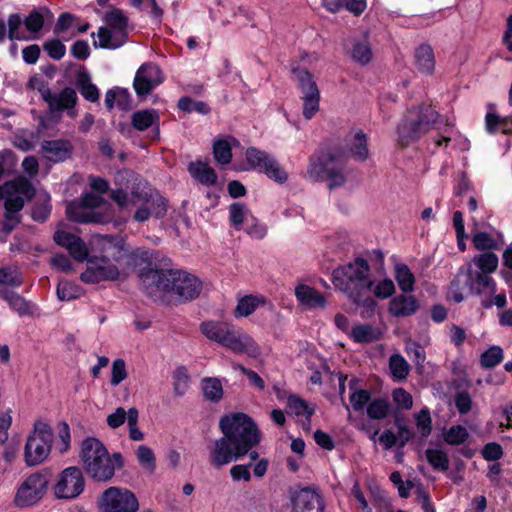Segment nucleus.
I'll return each instance as SVG.
<instances>
[{"instance_id": "f257e3e1", "label": "nucleus", "mask_w": 512, "mask_h": 512, "mask_svg": "<svg viewBox=\"0 0 512 512\" xmlns=\"http://www.w3.org/2000/svg\"><path fill=\"white\" fill-rule=\"evenodd\" d=\"M223 436L210 449V464L215 468L236 462L259 445L262 433L252 417L243 412L226 414L220 418Z\"/></svg>"}, {"instance_id": "f03ea898", "label": "nucleus", "mask_w": 512, "mask_h": 512, "mask_svg": "<svg viewBox=\"0 0 512 512\" xmlns=\"http://www.w3.org/2000/svg\"><path fill=\"white\" fill-rule=\"evenodd\" d=\"M145 293L153 299L164 293L179 303H186L199 297L202 281L195 275L178 269H159L149 262L139 272Z\"/></svg>"}, {"instance_id": "7ed1b4c3", "label": "nucleus", "mask_w": 512, "mask_h": 512, "mask_svg": "<svg viewBox=\"0 0 512 512\" xmlns=\"http://www.w3.org/2000/svg\"><path fill=\"white\" fill-rule=\"evenodd\" d=\"M369 272L368 261L357 257L353 262L335 269L332 274L334 285L341 289L354 304H362L365 309L362 315L364 316L365 313L367 317L374 315L377 306L375 299L370 296L374 280L371 279Z\"/></svg>"}, {"instance_id": "20e7f679", "label": "nucleus", "mask_w": 512, "mask_h": 512, "mask_svg": "<svg viewBox=\"0 0 512 512\" xmlns=\"http://www.w3.org/2000/svg\"><path fill=\"white\" fill-rule=\"evenodd\" d=\"M346 150L341 145L322 144L310 156L307 174L315 182H328L330 190L346 182Z\"/></svg>"}, {"instance_id": "39448f33", "label": "nucleus", "mask_w": 512, "mask_h": 512, "mask_svg": "<svg viewBox=\"0 0 512 512\" xmlns=\"http://www.w3.org/2000/svg\"><path fill=\"white\" fill-rule=\"evenodd\" d=\"M80 458L86 474L99 483L112 480L115 471L122 469L125 465L120 452L109 454L105 445L94 437H87L82 441Z\"/></svg>"}, {"instance_id": "423d86ee", "label": "nucleus", "mask_w": 512, "mask_h": 512, "mask_svg": "<svg viewBox=\"0 0 512 512\" xmlns=\"http://www.w3.org/2000/svg\"><path fill=\"white\" fill-rule=\"evenodd\" d=\"M200 330L209 340L237 354H246L256 358L260 355V348L254 339L241 331L240 328L221 321H204Z\"/></svg>"}, {"instance_id": "0eeeda50", "label": "nucleus", "mask_w": 512, "mask_h": 512, "mask_svg": "<svg viewBox=\"0 0 512 512\" xmlns=\"http://www.w3.org/2000/svg\"><path fill=\"white\" fill-rule=\"evenodd\" d=\"M439 116L440 114L430 105L421 104L409 108L397 126L401 146L407 147L428 133Z\"/></svg>"}, {"instance_id": "6e6552de", "label": "nucleus", "mask_w": 512, "mask_h": 512, "mask_svg": "<svg viewBox=\"0 0 512 512\" xmlns=\"http://www.w3.org/2000/svg\"><path fill=\"white\" fill-rule=\"evenodd\" d=\"M54 439L51 426L43 421H36L24 447V461L27 466L43 463L49 456Z\"/></svg>"}, {"instance_id": "1a4fd4ad", "label": "nucleus", "mask_w": 512, "mask_h": 512, "mask_svg": "<svg viewBox=\"0 0 512 512\" xmlns=\"http://www.w3.org/2000/svg\"><path fill=\"white\" fill-rule=\"evenodd\" d=\"M99 512H138L140 504L136 494L128 488L110 486L97 497Z\"/></svg>"}, {"instance_id": "9d476101", "label": "nucleus", "mask_w": 512, "mask_h": 512, "mask_svg": "<svg viewBox=\"0 0 512 512\" xmlns=\"http://www.w3.org/2000/svg\"><path fill=\"white\" fill-rule=\"evenodd\" d=\"M103 199L93 193H85L79 200L70 202L66 207L69 220L81 224H104L107 217L93 209L100 206Z\"/></svg>"}, {"instance_id": "9b49d317", "label": "nucleus", "mask_w": 512, "mask_h": 512, "mask_svg": "<svg viewBox=\"0 0 512 512\" xmlns=\"http://www.w3.org/2000/svg\"><path fill=\"white\" fill-rule=\"evenodd\" d=\"M291 71L302 93L303 116L305 119L310 120L319 111L320 91L312 73L308 69L295 66L292 67Z\"/></svg>"}, {"instance_id": "f8f14e48", "label": "nucleus", "mask_w": 512, "mask_h": 512, "mask_svg": "<svg viewBox=\"0 0 512 512\" xmlns=\"http://www.w3.org/2000/svg\"><path fill=\"white\" fill-rule=\"evenodd\" d=\"M245 158L250 169L264 173L269 179L279 184H283L287 181V172L281 167L278 161L266 151L251 146L246 149Z\"/></svg>"}, {"instance_id": "ddd939ff", "label": "nucleus", "mask_w": 512, "mask_h": 512, "mask_svg": "<svg viewBox=\"0 0 512 512\" xmlns=\"http://www.w3.org/2000/svg\"><path fill=\"white\" fill-rule=\"evenodd\" d=\"M133 202H141L133 215L137 222H145L151 216L162 219L167 213V200L158 191L154 192H133Z\"/></svg>"}, {"instance_id": "4468645a", "label": "nucleus", "mask_w": 512, "mask_h": 512, "mask_svg": "<svg viewBox=\"0 0 512 512\" xmlns=\"http://www.w3.org/2000/svg\"><path fill=\"white\" fill-rule=\"evenodd\" d=\"M291 512H324L325 501L317 487H295L289 490Z\"/></svg>"}, {"instance_id": "2eb2a0df", "label": "nucleus", "mask_w": 512, "mask_h": 512, "mask_svg": "<svg viewBox=\"0 0 512 512\" xmlns=\"http://www.w3.org/2000/svg\"><path fill=\"white\" fill-rule=\"evenodd\" d=\"M120 271L106 255L92 256L88 259L87 268L81 273L80 279L84 283L97 284L102 281H115Z\"/></svg>"}, {"instance_id": "dca6fc26", "label": "nucleus", "mask_w": 512, "mask_h": 512, "mask_svg": "<svg viewBox=\"0 0 512 512\" xmlns=\"http://www.w3.org/2000/svg\"><path fill=\"white\" fill-rule=\"evenodd\" d=\"M48 478L36 472L28 476L18 488L14 502L18 507H29L39 502L46 493Z\"/></svg>"}, {"instance_id": "f3484780", "label": "nucleus", "mask_w": 512, "mask_h": 512, "mask_svg": "<svg viewBox=\"0 0 512 512\" xmlns=\"http://www.w3.org/2000/svg\"><path fill=\"white\" fill-rule=\"evenodd\" d=\"M85 488V479L79 467L65 468L59 475L54 486V494L58 499H74Z\"/></svg>"}, {"instance_id": "a211bd4d", "label": "nucleus", "mask_w": 512, "mask_h": 512, "mask_svg": "<svg viewBox=\"0 0 512 512\" xmlns=\"http://www.w3.org/2000/svg\"><path fill=\"white\" fill-rule=\"evenodd\" d=\"M73 145L67 139L44 140L41 144L43 156L51 162L58 163L69 159L73 153Z\"/></svg>"}, {"instance_id": "6ab92c4d", "label": "nucleus", "mask_w": 512, "mask_h": 512, "mask_svg": "<svg viewBox=\"0 0 512 512\" xmlns=\"http://www.w3.org/2000/svg\"><path fill=\"white\" fill-rule=\"evenodd\" d=\"M154 70L157 68L150 63H144L138 68L133 80V88L138 97H146L159 84L152 78Z\"/></svg>"}, {"instance_id": "aec40b11", "label": "nucleus", "mask_w": 512, "mask_h": 512, "mask_svg": "<svg viewBox=\"0 0 512 512\" xmlns=\"http://www.w3.org/2000/svg\"><path fill=\"white\" fill-rule=\"evenodd\" d=\"M419 307V301L415 296L403 293L390 300L388 310L395 317H409L415 314Z\"/></svg>"}, {"instance_id": "412c9836", "label": "nucleus", "mask_w": 512, "mask_h": 512, "mask_svg": "<svg viewBox=\"0 0 512 512\" xmlns=\"http://www.w3.org/2000/svg\"><path fill=\"white\" fill-rule=\"evenodd\" d=\"M295 296L301 305L309 309L324 308L326 306L324 295L306 284H299L295 288Z\"/></svg>"}, {"instance_id": "4be33fe9", "label": "nucleus", "mask_w": 512, "mask_h": 512, "mask_svg": "<svg viewBox=\"0 0 512 512\" xmlns=\"http://www.w3.org/2000/svg\"><path fill=\"white\" fill-rule=\"evenodd\" d=\"M115 104L121 111H129L132 108L131 94L125 88L115 87L109 89L105 94V106L111 111Z\"/></svg>"}, {"instance_id": "5701e85b", "label": "nucleus", "mask_w": 512, "mask_h": 512, "mask_svg": "<svg viewBox=\"0 0 512 512\" xmlns=\"http://www.w3.org/2000/svg\"><path fill=\"white\" fill-rule=\"evenodd\" d=\"M465 285L469 286L470 293L475 295H481L488 289L492 293L496 292L495 280L491 276L480 272L473 276L472 272L468 271Z\"/></svg>"}, {"instance_id": "b1692460", "label": "nucleus", "mask_w": 512, "mask_h": 512, "mask_svg": "<svg viewBox=\"0 0 512 512\" xmlns=\"http://www.w3.org/2000/svg\"><path fill=\"white\" fill-rule=\"evenodd\" d=\"M76 87L85 100L92 103L99 100V89L92 83L90 74L85 68H82L76 74Z\"/></svg>"}, {"instance_id": "393cba45", "label": "nucleus", "mask_w": 512, "mask_h": 512, "mask_svg": "<svg viewBox=\"0 0 512 512\" xmlns=\"http://www.w3.org/2000/svg\"><path fill=\"white\" fill-rule=\"evenodd\" d=\"M188 171L194 179L203 185L212 186L217 183L218 175L207 163L199 160L191 162L188 165Z\"/></svg>"}, {"instance_id": "a878e982", "label": "nucleus", "mask_w": 512, "mask_h": 512, "mask_svg": "<svg viewBox=\"0 0 512 512\" xmlns=\"http://www.w3.org/2000/svg\"><path fill=\"white\" fill-rule=\"evenodd\" d=\"M415 65L422 74L430 75L435 69V56L429 44H421L415 50Z\"/></svg>"}, {"instance_id": "bb28decb", "label": "nucleus", "mask_w": 512, "mask_h": 512, "mask_svg": "<svg viewBox=\"0 0 512 512\" xmlns=\"http://www.w3.org/2000/svg\"><path fill=\"white\" fill-rule=\"evenodd\" d=\"M286 412L295 416L305 415L308 423L311 422V417L315 413V407L310 406L307 401L295 394H291L287 398Z\"/></svg>"}, {"instance_id": "cd10ccee", "label": "nucleus", "mask_w": 512, "mask_h": 512, "mask_svg": "<svg viewBox=\"0 0 512 512\" xmlns=\"http://www.w3.org/2000/svg\"><path fill=\"white\" fill-rule=\"evenodd\" d=\"M103 20L111 29L117 31L125 38L127 37L129 18L121 9L112 8L110 11H107L103 16Z\"/></svg>"}, {"instance_id": "c85d7f7f", "label": "nucleus", "mask_w": 512, "mask_h": 512, "mask_svg": "<svg viewBox=\"0 0 512 512\" xmlns=\"http://www.w3.org/2000/svg\"><path fill=\"white\" fill-rule=\"evenodd\" d=\"M159 123V114L154 109L139 110L133 113L132 126L138 131H145Z\"/></svg>"}, {"instance_id": "c756f323", "label": "nucleus", "mask_w": 512, "mask_h": 512, "mask_svg": "<svg viewBox=\"0 0 512 512\" xmlns=\"http://www.w3.org/2000/svg\"><path fill=\"white\" fill-rule=\"evenodd\" d=\"M201 389L204 398L212 403H218L223 398L224 391L222 383L218 378H203L201 381Z\"/></svg>"}, {"instance_id": "7c9ffc66", "label": "nucleus", "mask_w": 512, "mask_h": 512, "mask_svg": "<svg viewBox=\"0 0 512 512\" xmlns=\"http://www.w3.org/2000/svg\"><path fill=\"white\" fill-rule=\"evenodd\" d=\"M395 280L402 293L409 294L414 290L415 276L404 263H398L395 265Z\"/></svg>"}, {"instance_id": "2f4dec72", "label": "nucleus", "mask_w": 512, "mask_h": 512, "mask_svg": "<svg viewBox=\"0 0 512 512\" xmlns=\"http://www.w3.org/2000/svg\"><path fill=\"white\" fill-rule=\"evenodd\" d=\"M366 413L370 419L383 420L391 413V403L385 398H374L367 405Z\"/></svg>"}, {"instance_id": "473e14b6", "label": "nucleus", "mask_w": 512, "mask_h": 512, "mask_svg": "<svg viewBox=\"0 0 512 512\" xmlns=\"http://www.w3.org/2000/svg\"><path fill=\"white\" fill-rule=\"evenodd\" d=\"M389 369L394 380L403 381L409 375L410 366L401 354L395 353L389 358Z\"/></svg>"}, {"instance_id": "72a5a7b5", "label": "nucleus", "mask_w": 512, "mask_h": 512, "mask_svg": "<svg viewBox=\"0 0 512 512\" xmlns=\"http://www.w3.org/2000/svg\"><path fill=\"white\" fill-rule=\"evenodd\" d=\"M425 457L434 470L446 472L449 469L450 461L445 451L428 448L425 451Z\"/></svg>"}, {"instance_id": "f704fd0d", "label": "nucleus", "mask_w": 512, "mask_h": 512, "mask_svg": "<svg viewBox=\"0 0 512 512\" xmlns=\"http://www.w3.org/2000/svg\"><path fill=\"white\" fill-rule=\"evenodd\" d=\"M56 292L61 301H70L80 298L83 288L74 282L62 280L58 283Z\"/></svg>"}, {"instance_id": "c9c22d12", "label": "nucleus", "mask_w": 512, "mask_h": 512, "mask_svg": "<svg viewBox=\"0 0 512 512\" xmlns=\"http://www.w3.org/2000/svg\"><path fill=\"white\" fill-rule=\"evenodd\" d=\"M351 338L356 343H371L379 338V332L369 324H359L352 328Z\"/></svg>"}, {"instance_id": "e433bc0d", "label": "nucleus", "mask_w": 512, "mask_h": 512, "mask_svg": "<svg viewBox=\"0 0 512 512\" xmlns=\"http://www.w3.org/2000/svg\"><path fill=\"white\" fill-rule=\"evenodd\" d=\"M177 107L185 113L197 112L207 115L211 112L210 106L204 101H196L190 96H183L178 100Z\"/></svg>"}, {"instance_id": "4c0bfd02", "label": "nucleus", "mask_w": 512, "mask_h": 512, "mask_svg": "<svg viewBox=\"0 0 512 512\" xmlns=\"http://www.w3.org/2000/svg\"><path fill=\"white\" fill-rule=\"evenodd\" d=\"M248 214L250 211L245 204L240 202H234L229 206V219L231 225L236 229L240 230L242 225L249 220Z\"/></svg>"}, {"instance_id": "58836bf2", "label": "nucleus", "mask_w": 512, "mask_h": 512, "mask_svg": "<svg viewBox=\"0 0 512 512\" xmlns=\"http://www.w3.org/2000/svg\"><path fill=\"white\" fill-rule=\"evenodd\" d=\"M350 151L352 156L358 161H365L368 158L367 136L363 131H359L354 135Z\"/></svg>"}, {"instance_id": "ea45409f", "label": "nucleus", "mask_w": 512, "mask_h": 512, "mask_svg": "<svg viewBox=\"0 0 512 512\" xmlns=\"http://www.w3.org/2000/svg\"><path fill=\"white\" fill-rule=\"evenodd\" d=\"M213 155L217 163L229 164L233 156L230 142L226 139H216L213 143Z\"/></svg>"}, {"instance_id": "a19ab883", "label": "nucleus", "mask_w": 512, "mask_h": 512, "mask_svg": "<svg viewBox=\"0 0 512 512\" xmlns=\"http://www.w3.org/2000/svg\"><path fill=\"white\" fill-rule=\"evenodd\" d=\"M350 56L353 61L361 64L367 65L372 59V49L370 44L367 41H355Z\"/></svg>"}, {"instance_id": "79ce46f5", "label": "nucleus", "mask_w": 512, "mask_h": 512, "mask_svg": "<svg viewBox=\"0 0 512 512\" xmlns=\"http://www.w3.org/2000/svg\"><path fill=\"white\" fill-rule=\"evenodd\" d=\"M469 433L462 425H453L443 433V440L448 445L458 446L467 441Z\"/></svg>"}, {"instance_id": "37998d69", "label": "nucleus", "mask_w": 512, "mask_h": 512, "mask_svg": "<svg viewBox=\"0 0 512 512\" xmlns=\"http://www.w3.org/2000/svg\"><path fill=\"white\" fill-rule=\"evenodd\" d=\"M476 266L481 270L480 273L490 274L498 267V257L493 252H485L477 255L473 259Z\"/></svg>"}, {"instance_id": "c03bdc74", "label": "nucleus", "mask_w": 512, "mask_h": 512, "mask_svg": "<svg viewBox=\"0 0 512 512\" xmlns=\"http://www.w3.org/2000/svg\"><path fill=\"white\" fill-rule=\"evenodd\" d=\"M472 242L476 250L488 251L498 249L497 240L487 232H477L472 237Z\"/></svg>"}, {"instance_id": "a18cd8bd", "label": "nucleus", "mask_w": 512, "mask_h": 512, "mask_svg": "<svg viewBox=\"0 0 512 512\" xmlns=\"http://www.w3.org/2000/svg\"><path fill=\"white\" fill-rule=\"evenodd\" d=\"M259 305V299L253 295H247L242 297L238 303L236 308L234 309V316L238 317H247L251 315Z\"/></svg>"}, {"instance_id": "49530a36", "label": "nucleus", "mask_w": 512, "mask_h": 512, "mask_svg": "<svg viewBox=\"0 0 512 512\" xmlns=\"http://www.w3.org/2000/svg\"><path fill=\"white\" fill-rule=\"evenodd\" d=\"M416 427L422 439H426L432 432V418L427 407L422 408L415 415Z\"/></svg>"}, {"instance_id": "de8ad7c7", "label": "nucleus", "mask_w": 512, "mask_h": 512, "mask_svg": "<svg viewBox=\"0 0 512 512\" xmlns=\"http://www.w3.org/2000/svg\"><path fill=\"white\" fill-rule=\"evenodd\" d=\"M503 360V350L500 346H492L485 350L480 357V364L484 368H493Z\"/></svg>"}, {"instance_id": "09e8293b", "label": "nucleus", "mask_w": 512, "mask_h": 512, "mask_svg": "<svg viewBox=\"0 0 512 512\" xmlns=\"http://www.w3.org/2000/svg\"><path fill=\"white\" fill-rule=\"evenodd\" d=\"M24 24V20H22V17L18 13H13L8 16L7 25H8V31H7V37L11 41L15 40H29V37H26L25 35L19 33V29Z\"/></svg>"}, {"instance_id": "8fccbe9b", "label": "nucleus", "mask_w": 512, "mask_h": 512, "mask_svg": "<svg viewBox=\"0 0 512 512\" xmlns=\"http://www.w3.org/2000/svg\"><path fill=\"white\" fill-rule=\"evenodd\" d=\"M173 389L177 396H183L188 389L189 375L185 366L178 367L173 373Z\"/></svg>"}, {"instance_id": "3c124183", "label": "nucleus", "mask_w": 512, "mask_h": 512, "mask_svg": "<svg viewBox=\"0 0 512 512\" xmlns=\"http://www.w3.org/2000/svg\"><path fill=\"white\" fill-rule=\"evenodd\" d=\"M97 35L99 38V42L97 44V42L94 41L93 44L95 47L99 46L102 49H117L121 47L125 42V40L121 42L114 41L111 30L105 26H101L98 29Z\"/></svg>"}, {"instance_id": "603ef678", "label": "nucleus", "mask_w": 512, "mask_h": 512, "mask_svg": "<svg viewBox=\"0 0 512 512\" xmlns=\"http://www.w3.org/2000/svg\"><path fill=\"white\" fill-rule=\"evenodd\" d=\"M44 24V15L37 9H33L24 19L25 28L30 33H39L43 29Z\"/></svg>"}, {"instance_id": "864d4df0", "label": "nucleus", "mask_w": 512, "mask_h": 512, "mask_svg": "<svg viewBox=\"0 0 512 512\" xmlns=\"http://www.w3.org/2000/svg\"><path fill=\"white\" fill-rule=\"evenodd\" d=\"M66 249L68 250L70 256L78 262H83L85 260L88 261L89 259L86 243L79 236L76 238V240L71 242Z\"/></svg>"}, {"instance_id": "5fc2aeb1", "label": "nucleus", "mask_w": 512, "mask_h": 512, "mask_svg": "<svg viewBox=\"0 0 512 512\" xmlns=\"http://www.w3.org/2000/svg\"><path fill=\"white\" fill-rule=\"evenodd\" d=\"M9 306L21 317L32 316L34 313V305L18 293L14 298H12Z\"/></svg>"}, {"instance_id": "6e6d98bb", "label": "nucleus", "mask_w": 512, "mask_h": 512, "mask_svg": "<svg viewBox=\"0 0 512 512\" xmlns=\"http://www.w3.org/2000/svg\"><path fill=\"white\" fill-rule=\"evenodd\" d=\"M392 399L398 410H409L413 406L412 395L404 388H395L392 391Z\"/></svg>"}, {"instance_id": "4d7b16f0", "label": "nucleus", "mask_w": 512, "mask_h": 512, "mask_svg": "<svg viewBox=\"0 0 512 512\" xmlns=\"http://www.w3.org/2000/svg\"><path fill=\"white\" fill-rule=\"evenodd\" d=\"M137 458L139 463L146 469L153 472L156 469V458L151 448L146 445H140L137 449Z\"/></svg>"}, {"instance_id": "13d9d810", "label": "nucleus", "mask_w": 512, "mask_h": 512, "mask_svg": "<svg viewBox=\"0 0 512 512\" xmlns=\"http://www.w3.org/2000/svg\"><path fill=\"white\" fill-rule=\"evenodd\" d=\"M139 413L135 407L128 410V429L129 437L133 441H141L144 438L143 432L138 428Z\"/></svg>"}, {"instance_id": "bf43d9fd", "label": "nucleus", "mask_w": 512, "mask_h": 512, "mask_svg": "<svg viewBox=\"0 0 512 512\" xmlns=\"http://www.w3.org/2000/svg\"><path fill=\"white\" fill-rule=\"evenodd\" d=\"M43 49L54 60H60L65 56L66 46L59 39H49L43 43Z\"/></svg>"}, {"instance_id": "052dcab7", "label": "nucleus", "mask_w": 512, "mask_h": 512, "mask_svg": "<svg viewBox=\"0 0 512 512\" xmlns=\"http://www.w3.org/2000/svg\"><path fill=\"white\" fill-rule=\"evenodd\" d=\"M371 401V392L367 389L355 390L350 395V403L355 411H361Z\"/></svg>"}, {"instance_id": "680f3d73", "label": "nucleus", "mask_w": 512, "mask_h": 512, "mask_svg": "<svg viewBox=\"0 0 512 512\" xmlns=\"http://www.w3.org/2000/svg\"><path fill=\"white\" fill-rule=\"evenodd\" d=\"M52 206L49 200L43 202H36L31 211V217L38 223H44L50 216Z\"/></svg>"}, {"instance_id": "e2e57ef3", "label": "nucleus", "mask_w": 512, "mask_h": 512, "mask_svg": "<svg viewBox=\"0 0 512 512\" xmlns=\"http://www.w3.org/2000/svg\"><path fill=\"white\" fill-rule=\"evenodd\" d=\"M454 404L459 414L465 415L471 411L472 397L466 390L459 391L454 396Z\"/></svg>"}, {"instance_id": "0e129e2a", "label": "nucleus", "mask_w": 512, "mask_h": 512, "mask_svg": "<svg viewBox=\"0 0 512 512\" xmlns=\"http://www.w3.org/2000/svg\"><path fill=\"white\" fill-rule=\"evenodd\" d=\"M112 376L110 383L112 386H118L122 381H124L128 374L126 370V363L123 359H116L112 363Z\"/></svg>"}, {"instance_id": "69168bd1", "label": "nucleus", "mask_w": 512, "mask_h": 512, "mask_svg": "<svg viewBox=\"0 0 512 512\" xmlns=\"http://www.w3.org/2000/svg\"><path fill=\"white\" fill-rule=\"evenodd\" d=\"M23 283L21 275L11 268H0V284L10 287H20Z\"/></svg>"}, {"instance_id": "338daca9", "label": "nucleus", "mask_w": 512, "mask_h": 512, "mask_svg": "<svg viewBox=\"0 0 512 512\" xmlns=\"http://www.w3.org/2000/svg\"><path fill=\"white\" fill-rule=\"evenodd\" d=\"M374 296L378 299H386L391 297L395 293V285L393 281L389 278H386L374 287L373 290Z\"/></svg>"}, {"instance_id": "774afa93", "label": "nucleus", "mask_w": 512, "mask_h": 512, "mask_svg": "<svg viewBox=\"0 0 512 512\" xmlns=\"http://www.w3.org/2000/svg\"><path fill=\"white\" fill-rule=\"evenodd\" d=\"M481 454L486 461H497L502 458L504 452L499 443L489 442L484 445Z\"/></svg>"}]
</instances>
